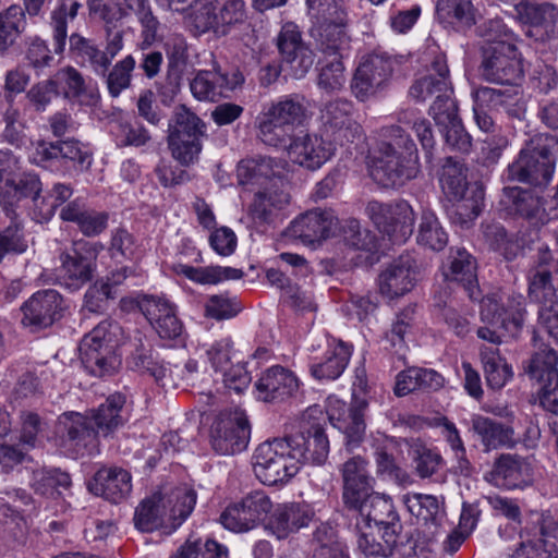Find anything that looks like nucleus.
<instances>
[{"mask_svg":"<svg viewBox=\"0 0 558 558\" xmlns=\"http://www.w3.org/2000/svg\"><path fill=\"white\" fill-rule=\"evenodd\" d=\"M381 142L373 159L371 175L384 187L403 185L418 172V155L414 141L399 125L379 130Z\"/></svg>","mask_w":558,"mask_h":558,"instance_id":"f257e3e1","label":"nucleus"},{"mask_svg":"<svg viewBox=\"0 0 558 558\" xmlns=\"http://www.w3.org/2000/svg\"><path fill=\"white\" fill-rule=\"evenodd\" d=\"M196 499V492L186 485L165 494L156 493L135 509V527L142 532L163 530V533L171 534L192 513Z\"/></svg>","mask_w":558,"mask_h":558,"instance_id":"f03ea898","label":"nucleus"},{"mask_svg":"<svg viewBox=\"0 0 558 558\" xmlns=\"http://www.w3.org/2000/svg\"><path fill=\"white\" fill-rule=\"evenodd\" d=\"M312 20L311 37L325 58L342 59L350 48L347 12L340 0H306Z\"/></svg>","mask_w":558,"mask_h":558,"instance_id":"7ed1b4c3","label":"nucleus"},{"mask_svg":"<svg viewBox=\"0 0 558 558\" xmlns=\"http://www.w3.org/2000/svg\"><path fill=\"white\" fill-rule=\"evenodd\" d=\"M305 112L304 98L296 94L264 106L255 121L258 138L268 146H287L298 134Z\"/></svg>","mask_w":558,"mask_h":558,"instance_id":"20e7f679","label":"nucleus"},{"mask_svg":"<svg viewBox=\"0 0 558 558\" xmlns=\"http://www.w3.org/2000/svg\"><path fill=\"white\" fill-rule=\"evenodd\" d=\"M440 184L444 193L454 202L449 211L450 219L461 227H469L482 211L483 187L470 185L465 166L452 157H448L442 166Z\"/></svg>","mask_w":558,"mask_h":558,"instance_id":"39448f33","label":"nucleus"},{"mask_svg":"<svg viewBox=\"0 0 558 558\" xmlns=\"http://www.w3.org/2000/svg\"><path fill=\"white\" fill-rule=\"evenodd\" d=\"M558 141L548 134L534 135L509 166V177L534 186H546L553 179Z\"/></svg>","mask_w":558,"mask_h":558,"instance_id":"423d86ee","label":"nucleus"},{"mask_svg":"<svg viewBox=\"0 0 558 558\" xmlns=\"http://www.w3.org/2000/svg\"><path fill=\"white\" fill-rule=\"evenodd\" d=\"M558 272V259L546 250L539 252L537 264L529 272V298L539 304L538 323L558 342V294L553 275Z\"/></svg>","mask_w":558,"mask_h":558,"instance_id":"0eeeda50","label":"nucleus"},{"mask_svg":"<svg viewBox=\"0 0 558 558\" xmlns=\"http://www.w3.org/2000/svg\"><path fill=\"white\" fill-rule=\"evenodd\" d=\"M119 333V325L105 319L84 336L78 350L81 361L89 374L105 377L118 371L121 365V360L116 353Z\"/></svg>","mask_w":558,"mask_h":558,"instance_id":"6e6552de","label":"nucleus"},{"mask_svg":"<svg viewBox=\"0 0 558 558\" xmlns=\"http://www.w3.org/2000/svg\"><path fill=\"white\" fill-rule=\"evenodd\" d=\"M300 470L289 444L283 438H274L260 444L253 456V471L264 485L287 483Z\"/></svg>","mask_w":558,"mask_h":558,"instance_id":"1a4fd4ad","label":"nucleus"},{"mask_svg":"<svg viewBox=\"0 0 558 558\" xmlns=\"http://www.w3.org/2000/svg\"><path fill=\"white\" fill-rule=\"evenodd\" d=\"M366 215L376 228L392 243H404L414 230V213L403 199L383 203L373 199L367 203Z\"/></svg>","mask_w":558,"mask_h":558,"instance_id":"9d476101","label":"nucleus"},{"mask_svg":"<svg viewBox=\"0 0 558 558\" xmlns=\"http://www.w3.org/2000/svg\"><path fill=\"white\" fill-rule=\"evenodd\" d=\"M322 134L335 145L343 146L363 137L361 124L354 118V106L347 99L326 102L320 109Z\"/></svg>","mask_w":558,"mask_h":558,"instance_id":"9b49d317","label":"nucleus"},{"mask_svg":"<svg viewBox=\"0 0 558 558\" xmlns=\"http://www.w3.org/2000/svg\"><path fill=\"white\" fill-rule=\"evenodd\" d=\"M274 505L263 490H253L240 501L228 506L220 514V523L229 531L248 532L271 514Z\"/></svg>","mask_w":558,"mask_h":558,"instance_id":"f8f14e48","label":"nucleus"},{"mask_svg":"<svg viewBox=\"0 0 558 558\" xmlns=\"http://www.w3.org/2000/svg\"><path fill=\"white\" fill-rule=\"evenodd\" d=\"M98 251L94 243L75 241L60 255L58 280L70 290H78L93 279Z\"/></svg>","mask_w":558,"mask_h":558,"instance_id":"ddd939ff","label":"nucleus"},{"mask_svg":"<svg viewBox=\"0 0 558 558\" xmlns=\"http://www.w3.org/2000/svg\"><path fill=\"white\" fill-rule=\"evenodd\" d=\"M251 427L245 412L241 409L221 412L210 430L213 449L220 454L243 451L248 444Z\"/></svg>","mask_w":558,"mask_h":558,"instance_id":"4468645a","label":"nucleus"},{"mask_svg":"<svg viewBox=\"0 0 558 558\" xmlns=\"http://www.w3.org/2000/svg\"><path fill=\"white\" fill-rule=\"evenodd\" d=\"M481 70L485 81L501 85L515 84L523 75L517 48L506 41H497L485 50Z\"/></svg>","mask_w":558,"mask_h":558,"instance_id":"2eb2a0df","label":"nucleus"},{"mask_svg":"<svg viewBox=\"0 0 558 558\" xmlns=\"http://www.w3.org/2000/svg\"><path fill=\"white\" fill-rule=\"evenodd\" d=\"M51 0H22L29 17L44 16L45 8ZM83 7L80 0H56L49 13L53 52L62 54L68 41V25L73 22Z\"/></svg>","mask_w":558,"mask_h":558,"instance_id":"dca6fc26","label":"nucleus"},{"mask_svg":"<svg viewBox=\"0 0 558 558\" xmlns=\"http://www.w3.org/2000/svg\"><path fill=\"white\" fill-rule=\"evenodd\" d=\"M348 510L351 521L372 524L377 532L393 531V534H397L403 529L391 499L373 490Z\"/></svg>","mask_w":558,"mask_h":558,"instance_id":"f3484780","label":"nucleus"},{"mask_svg":"<svg viewBox=\"0 0 558 558\" xmlns=\"http://www.w3.org/2000/svg\"><path fill=\"white\" fill-rule=\"evenodd\" d=\"M393 72V60L384 53H372L363 58L354 72L351 89L361 101L381 90Z\"/></svg>","mask_w":558,"mask_h":558,"instance_id":"a211bd4d","label":"nucleus"},{"mask_svg":"<svg viewBox=\"0 0 558 558\" xmlns=\"http://www.w3.org/2000/svg\"><path fill=\"white\" fill-rule=\"evenodd\" d=\"M33 159L44 167H66L72 163L82 170L92 165V153L86 145L76 140L52 142H38L35 146Z\"/></svg>","mask_w":558,"mask_h":558,"instance_id":"6ab92c4d","label":"nucleus"},{"mask_svg":"<svg viewBox=\"0 0 558 558\" xmlns=\"http://www.w3.org/2000/svg\"><path fill=\"white\" fill-rule=\"evenodd\" d=\"M519 20L531 26L530 37L542 44L558 40V7L550 2H520L514 5Z\"/></svg>","mask_w":558,"mask_h":558,"instance_id":"aec40b11","label":"nucleus"},{"mask_svg":"<svg viewBox=\"0 0 558 558\" xmlns=\"http://www.w3.org/2000/svg\"><path fill=\"white\" fill-rule=\"evenodd\" d=\"M58 434L61 446L76 453H83V450L92 453L97 448V437L100 435L92 416L87 417L77 412L63 413L59 416Z\"/></svg>","mask_w":558,"mask_h":558,"instance_id":"412c9836","label":"nucleus"},{"mask_svg":"<svg viewBox=\"0 0 558 558\" xmlns=\"http://www.w3.org/2000/svg\"><path fill=\"white\" fill-rule=\"evenodd\" d=\"M277 46L282 61L295 78H301L314 64V52L303 41L301 31L294 23H286L278 37Z\"/></svg>","mask_w":558,"mask_h":558,"instance_id":"4be33fe9","label":"nucleus"},{"mask_svg":"<svg viewBox=\"0 0 558 558\" xmlns=\"http://www.w3.org/2000/svg\"><path fill=\"white\" fill-rule=\"evenodd\" d=\"M323 136L300 131L287 146L280 147L287 149L293 162L316 170L333 154V143Z\"/></svg>","mask_w":558,"mask_h":558,"instance_id":"5701e85b","label":"nucleus"},{"mask_svg":"<svg viewBox=\"0 0 558 558\" xmlns=\"http://www.w3.org/2000/svg\"><path fill=\"white\" fill-rule=\"evenodd\" d=\"M62 296L56 290L37 291L22 306V324L35 330L51 326L62 316Z\"/></svg>","mask_w":558,"mask_h":558,"instance_id":"b1692460","label":"nucleus"},{"mask_svg":"<svg viewBox=\"0 0 558 558\" xmlns=\"http://www.w3.org/2000/svg\"><path fill=\"white\" fill-rule=\"evenodd\" d=\"M283 180L274 181L258 190L248 206V216L254 223H274L290 203V195Z\"/></svg>","mask_w":558,"mask_h":558,"instance_id":"393cba45","label":"nucleus"},{"mask_svg":"<svg viewBox=\"0 0 558 558\" xmlns=\"http://www.w3.org/2000/svg\"><path fill=\"white\" fill-rule=\"evenodd\" d=\"M314 518L315 511L308 504H279L272 508L265 527L278 539H284L290 534L308 526Z\"/></svg>","mask_w":558,"mask_h":558,"instance_id":"a878e982","label":"nucleus"},{"mask_svg":"<svg viewBox=\"0 0 558 558\" xmlns=\"http://www.w3.org/2000/svg\"><path fill=\"white\" fill-rule=\"evenodd\" d=\"M254 387L258 400L264 402H281L298 392L300 381L292 371L275 365L260 374Z\"/></svg>","mask_w":558,"mask_h":558,"instance_id":"bb28decb","label":"nucleus"},{"mask_svg":"<svg viewBox=\"0 0 558 558\" xmlns=\"http://www.w3.org/2000/svg\"><path fill=\"white\" fill-rule=\"evenodd\" d=\"M284 439L299 466L300 463L322 465L327 460L329 440L325 429L319 425H313L306 433L286 436Z\"/></svg>","mask_w":558,"mask_h":558,"instance_id":"cd10ccee","label":"nucleus"},{"mask_svg":"<svg viewBox=\"0 0 558 558\" xmlns=\"http://www.w3.org/2000/svg\"><path fill=\"white\" fill-rule=\"evenodd\" d=\"M40 192L41 182L35 173H23L19 178L7 177L0 182V205L11 220L20 221L17 204L29 197L38 206Z\"/></svg>","mask_w":558,"mask_h":558,"instance_id":"c85d7f7f","label":"nucleus"},{"mask_svg":"<svg viewBox=\"0 0 558 558\" xmlns=\"http://www.w3.org/2000/svg\"><path fill=\"white\" fill-rule=\"evenodd\" d=\"M486 481L506 489L523 488L532 482L530 462L518 454H501L485 475Z\"/></svg>","mask_w":558,"mask_h":558,"instance_id":"c756f323","label":"nucleus"},{"mask_svg":"<svg viewBox=\"0 0 558 558\" xmlns=\"http://www.w3.org/2000/svg\"><path fill=\"white\" fill-rule=\"evenodd\" d=\"M442 275L446 281L460 284L470 299L478 298L477 263L464 247H450Z\"/></svg>","mask_w":558,"mask_h":558,"instance_id":"7c9ffc66","label":"nucleus"},{"mask_svg":"<svg viewBox=\"0 0 558 558\" xmlns=\"http://www.w3.org/2000/svg\"><path fill=\"white\" fill-rule=\"evenodd\" d=\"M142 313L148 319L160 338L175 339L181 336L183 325L177 316L175 307L167 299L145 295L138 303Z\"/></svg>","mask_w":558,"mask_h":558,"instance_id":"2f4dec72","label":"nucleus"},{"mask_svg":"<svg viewBox=\"0 0 558 558\" xmlns=\"http://www.w3.org/2000/svg\"><path fill=\"white\" fill-rule=\"evenodd\" d=\"M244 81L240 72H233L231 76L218 70L198 71L190 83L192 95L203 101H217L241 85Z\"/></svg>","mask_w":558,"mask_h":558,"instance_id":"473e14b6","label":"nucleus"},{"mask_svg":"<svg viewBox=\"0 0 558 558\" xmlns=\"http://www.w3.org/2000/svg\"><path fill=\"white\" fill-rule=\"evenodd\" d=\"M416 263L409 255L393 260L378 278L380 293L389 299L400 298L410 292L416 281Z\"/></svg>","mask_w":558,"mask_h":558,"instance_id":"72a5a7b5","label":"nucleus"},{"mask_svg":"<svg viewBox=\"0 0 558 558\" xmlns=\"http://www.w3.org/2000/svg\"><path fill=\"white\" fill-rule=\"evenodd\" d=\"M476 98L492 111H504L508 117L522 120L526 112V100L518 83L504 88L478 87Z\"/></svg>","mask_w":558,"mask_h":558,"instance_id":"f704fd0d","label":"nucleus"},{"mask_svg":"<svg viewBox=\"0 0 558 558\" xmlns=\"http://www.w3.org/2000/svg\"><path fill=\"white\" fill-rule=\"evenodd\" d=\"M501 204L509 215L524 218L533 226L547 221L543 199L534 191L518 186L505 187Z\"/></svg>","mask_w":558,"mask_h":558,"instance_id":"c9c22d12","label":"nucleus"},{"mask_svg":"<svg viewBox=\"0 0 558 558\" xmlns=\"http://www.w3.org/2000/svg\"><path fill=\"white\" fill-rule=\"evenodd\" d=\"M335 226L336 218L332 213L313 209L294 219L290 223L289 233L303 244L314 245L329 238Z\"/></svg>","mask_w":558,"mask_h":558,"instance_id":"e433bc0d","label":"nucleus"},{"mask_svg":"<svg viewBox=\"0 0 558 558\" xmlns=\"http://www.w3.org/2000/svg\"><path fill=\"white\" fill-rule=\"evenodd\" d=\"M340 471L343 482L342 500L347 508L356 506L374 488V478L368 473L367 462L355 456L347 460Z\"/></svg>","mask_w":558,"mask_h":558,"instance_id":"4c0bfd02","label":"nucleus"},{"mask_svg":"<svg viewBox=\"0 0 558 558\" xmlns=\"http://www.w3.org/2000/svg\"><path fill=\"white\" fill-rule=\"evenodd\" d=\"M283 165L269 156H254L242 159L236 167V178L241 185H270L274 181L283 180Z\"/></svg>","mask_w":558,"mask_h":558,"instance_id":"58836bf2","label":"nucleus"},{"mask_svg":"<svg viewBox=\"0 0 558 558\" xmlns=\"http://www.w3.org/2000/svg\"><path fill=\"white\" fill-rule=\"evenodd\" d=\"M530 380L538 386L558 380V350L534 338V352L523 365Z\"/></svg>","mask_w":558,"mask_h":558,"instance_id":"ea45409f","label":"nucleus"},{"mask_svg":"<svg viewBox=\"0 0 558 558\" xmlns=\"http://www.w3.org/2000/svg\"><path fill=\"white\" fill-rule=\"evenodd\" d=\"M131 474L121 468H102L96 472L88 488L93 494L117 504L131 493Z\"/></svg>","mask_w":558,"mask_h":558,"instance_id":"a19ab883","label":"nucleus"},{"mask_svg":"<svg viewBox=\"0 0 558 558\" xmlns=\"http://www.w3.org/2000/svg\"><path fill=\"white\" fill-rule=\"evenodd\" d=\"M353 533L356 537L357 550L366 558H388L395 555L397 534L392 532L380 531L377 534L381 542L377 541L372 524L357 523L352 521Z\"/></svg>","mask_w":558,"mask_h":558,"instance_id":"79ce46f5","label":"nucleus"},{"mask_svg":"<svg viewBox=\"0 0 558 558\" xmlns=\"http://www.w3.org/2000/svg\"><path fill=\"white\" fill-rule=\"evenodd\" d=\"M525 304L522 295L509 298L507 307H500L497 301L486 299L481 310L482 320L487 324L500 325L505 330L510 326L518 330L521 328L525 317Z\"/></svg>","mask_w":558,"mask_h":558,"instance_id":"37998d69","label":"nucleus"},{"mask_svg":"<svg viewBox=\"0 0 558 558\" xmlns=\"http://www.w3.org/2000/svg\"><path fill=\"white\" fill-rule=\"evenodd\" d=\"M352 349L343 341L329 345L320 360H313L310 365L311 374L318 380H335L347 368Z\"/></svg>","mask_w":558,"mask_h":558,"instance_id":"c03bdc74","label":"nucleus"},{"mask_svg":"<svg viewBox=\"0 0 558 558\" xmlns=\"http://www.w3.org/2000/svg\"><path fill=\"white\" fill-rule=\"evenodd\" d=\"M415 474L422 480H433L442 483L446 461L436 449L427 447L420 440H414L409 450Z\"/></svg>","mask_w":558,"mask_h":558,"instance_id":"a18cd8bd","label":"nucleus"},{"mask_svg":"<svg viewBox=\"0 0 558 558\" xmlns=\"http://www.w3.org/2000/svg\"><path fill=\"white\" fill-rule=\"evenodd\" d=\"M126 398L122 393L110 395L104 403L92 412V421L97 433L107 437L128 421Z\"/></svg>","mask_w":558,"mask_h":558,"instance_id":"49530a36","label":"nucleus"},{"mask_svg":"<svg viewBox=\"0 0 558 558\" xmlns=\"http://www.w3.org/2000/svg\"><path fill=\"white\" fill-rule=\"evenodd\" d=\"M471 422L472 429L480 437L485 450L514 447L517 441L511 426L483 415H474Z\"/></svg>","mask_w":558,"mask_h":558,"instance_id":"de8ad7c7","label":"nucleus"},{"mask_svg":"<svg viewBox=\"0 0 558 558\" xmlns=\"http://www.w3.org/2000/svg\"><path fill=\"white\" fill-rule=\"evenodd\" d=\"M444 92H450L449 69L445 57L438 56L432 63L430 73L416 80L409 94L413 99L424 101L427 97Z\"/></svg>","mask_w":558,"mask_h":558,"instance_id":"09e8293b","label":"nucleus"},{"mask_svg":"<svg viewBox=\"0 0 558 558\" xmlns=\"http://www.w3.org/2000/svg\"><path fill=\"white\" fill-rule=\"evenodd\" d=\"M60 217L64 221L76 223L81 232L86 236L100 234L108 225V215L106 213L89 209L77 199L65 205L61 209Z\"/></svg>","mask_w":558,"mask_h":558,"instance_id":"8fccbe9b","label":"nucleus"},{"mask_svg":"<svg viewBox=\"0 0 558 558\" xmlns=\"http://www.w3.org/2000/svg\"><path fill=\"white\" fill-rule=\"evenodd\" d=\"M409 512L417 519V523L432 529L435 533L445 522V511L437 497L433 495L413 494L402 497Z\"/></svg>","mask_w":558,"mask_h":558,"instance_id":"3c124183","label":"nucleus"},{"mask_svg":"<svg viewBox=\"0 0 558 558\" xmlns=\"http://www.w3.org/2000/svg\"><path fill=\"white\" fill-rule=\"evenodd\" d=\"M51 81L58 94L61 93L66 98L80 99L86 105H93L98 99L97 90L87 86L83 75L73 66L58 70Z\"/></svg>","mask_w":558,"mask_h":558,"instance_id":"603ef678","label":"nucleus"},{"mask_svg":"<svg viewBox=\"0 0 558 558\" xmlns=\"http://www.w3.org/2000/svg\"><path fill=\"white\" fill-rule=\"evenodd\" d=\"M68 38L72 56L82 64H87L97 75L105 76L110 64L104 51L93 40L77 33L68 35Z\"/></svg>","mask_w":558,"mask_h":558,"instance_id":"864d4df0","label":"nucleus"},{"mask_svg":"<svg viewBox=\"0 0 558 558\" xmlns=\"http://www.w3.org/2000/svg\"><path fill=\"white\" fill-rule=\"evenodd\" d=\"M27 12L19 4H11L0 11V53L12 47L27 27Z\"/></svg>","mask_w":558,"mask_h":558,"instance_id":"5fc2aeb1","label":"nucleus"},{"mask_svg":"<svg viewBox=\"0 0 558 558\" xmlns=\"http://www.w3.org/2000/svg\"><path fill=\"white\" fill-rule=\"evenodd\" d=\"M205 132L206 124L185 105L174 108L168 123V136L203 138Z\"/></svg>","mask_w":558,"mask_h":558,"instance_id":"6e6d98bb","label":"nucleus"},{"mask_svg":"<svg viewBox=\"0 0 558 558\" xmlns=\"http://www.w3.org/2000/svg\"><path fill=\"white\" fill-rule=\"evenodd\" d=\"M175 271L201 284H216L223 280H236L243 277L241 269L222 266L193 267L180 264Z\"/></svg>","mask_w":558,"mask_h":558,"instance_id":"4d7b16f0","label":"nucleus"},{"mask_svg":"<svg viewBox=\"0 0 558 558\" xmlns=\"http://www.w3.org/2000/svg\"><path fill=\"white\" fill-rule=\"evenodd\" d=\"M481 359L484 367L487 385L492 389H500L512 377L511 367L500 356L497 348L483 345Z\"/></svg>","mask_w":558,"mask_h":558,"instance_id":"13d9d810","label":"nucleus"},{"mask_svg":"<svg viewBox=\"0 0 558 558\" xmlns=\"http://www.w3.org/2000/svg\"><path fill=\"white\" fill-rule=\"evenodd\" d=\"M129 14H134L142 26L141 47L144 49L153 45L157 38L159 21L155 16L149 0H121Z\"/></svg>","mask_w":558,"mask_h":558,"instance_id":"bf43d9fd","label":"nucleus"},{"mask_svg":"<svg viewBox=\"0 0 558 558\" xmlns=\"http://www.w3.org/2000/svg\"><path fill=\"white\" fill-rule=\"evenodd\" d=\"M130 365L133 369L148 374L157 383L172 376V369L158 357L150 348L141 345L131 355Z\"/></svg>","mask_w":558,"mask_h":558,"instance_id":"052dcab7","label":"nucleus"},{"mask_svg":"<svg viewBox=\"0 0 558 558\" xmlns=\"http://www.w3.org/2000/svg\"><path fill=\"white\" fill-rule=\"evenodd\" d=\"M31 486L38 495L56 497L61 494V489L70 488L71 477L68 473L57 469L36 470L33 472Z\"/></svg>","mask_w":558,"mask_h":558,"instance_id":"680f3d73","label":"nucleus"},{"mask_svg":"<svg viewBox=\"0 0 558 558\" xmlns=\"http://www.w3.org/2000/svg\"><path fill=\"white\" fill-rule=\"evenodd\" d=\"M539 534V537L523 543L526 551L535 558H558L556 543L551 541V538H558V522L550 518H543Z\"/></svg>","mask_w":558,"mask_h":558,"instance_id":"e2e57ef3","label":"nucleus"},{"mask_svg":"<svg viewBox=\"0 0 558 558\" xmlns=\"http://www.w3.org/2000/svg\"><path fill=\"white\" fill-rule=\"evenodd\" d=\"M396 551L400 558H434L432 542L420 532H397Z\"/></svg>","mask_w":558,"mask_h":558,"instance_id":"0e129e2a","label":"nucleus"},{"mask_svg":"<svg viewBox=\"0 0 558 558\" xmlns=\"http://www.w3.org/2000/svg\"><path fill=\"white\" fill-rule=\"evenodd\" d=\"M111 134L118 147H141L151 138L148 130L138 121H117L111 126Z\"/></svg>","mask_w":558,"mask_h":558,"instance_id":"69168bd1","label":"nucleus"},{"mask_svg":"<svg viewBox=\"0 0 558 558\" xmlns=\"http://www.w3.org/2000/svg\"><path fill=\"white\" fill-rule=\"evenodd\" d=\"M417 243L433 251L442 250L448 243V235L432 211H424L418 226Z\"/></svg>","mask_w":558,"mask_h":558,"instance_id":"338daca9","label":"nucleus"},{"mask_svg":"<svg viewBox=\"0 0 558 558\" xmlns=\"http://www.w3.org/2000/svg\"><path fill=\"white\" fill-rule=\"evenodd\" d=\"M483 234L489 247L502 254L506 259L511 260L517 256L520 245L508 234L502 225L498 222L484 223Z\"/></svg>","mask_w":558,"mask_h":558,"instance_id":"774afa93","label":"nucleus"}]
</instances>
